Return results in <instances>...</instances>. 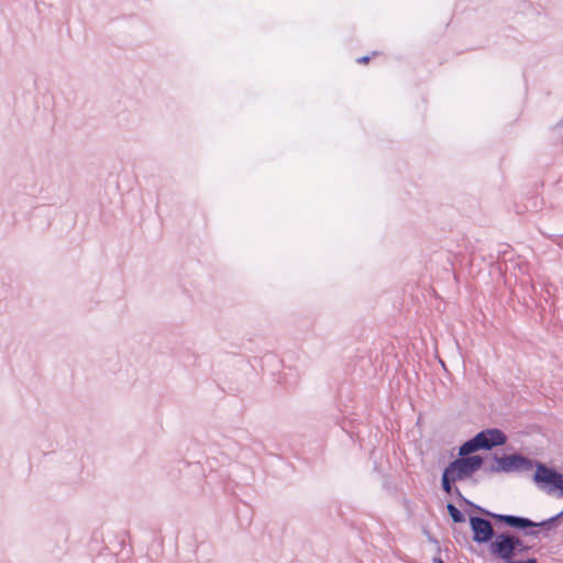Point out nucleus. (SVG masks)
<instances>
[{
	"instance_id": "1",
	"label": "nucleus",
	"mask_w": 563,
	"mask_h": 563,
	"mask_svg": "<svg viewBox=\"0 0 563 563\" xmlns=\"http://www.w3.org/2000/svg\"><path fill=\"white\" fill-rule=\"evenodd\" d=\"M493 520L501 526L509 527L514 530L521 531L526 537H534L539 536V531L534 530V528H541L545 531H551L558 528L561 523L558 516H552L542 521H533L530 518L516 516V515H492Z\"/></svg>"
},
{
	"instance_id": "2",
	"label": "nucleus",
	"mask_w": 563,
	"mask_h": 563,
	"mask_svg": "<svg viewBox=\"0 0 563 563\" xmlns=\"http://www.w3.org/2000/svg\"><path fill=\"white\" fill-rule=\"evenodd\" d=\"M531 547L517 534L509 531L497 533L494 541L489 544V553L500 559L504 563L516 560L519 554H527Z\"/></svg>"
},
{
	"instance_id": "3",
	"label": "nucleus",
	"mask_w": 563,
	"mask_h": 563,
	"mask_svg": "<svg viewBox=\"0 0 563 563\" xmlns=\"http://www.w3.org/2000/svg\"><path fill=\"white\" fill-rule=\"evenodd\" d=\"M532 481L542 492L558 497H563V474L556 468L536 460Z\"/></svg>"
},
{
	"instance_id": "4",
	"label": "nucleus",
	"mask_w": 563,
	"mask_h": 563,
	"mask_svg": "<svg viewBox=\"0 0 563 563\" xmlns=\"http://www.w3.org/2000/svg\"><path fill=\"white\" fill-rule=\"evenodd\" d=\"M484 465V457L481 455H472L468 457H457L451 461L445 467L457 481L471 477Z\"/></svg>"
},
{
	"instance_id": "5",
	"label": "nucleus",
	"mask_w": 563,
	"mask_h": 563,
	"mask_svg": "<svg viewBox=\"0 0 563 563\" xmlns=\"http://www.w3.org/2000/svg\"><path fill=\"white\" fill-rule=\"evenodd\" d=\"M470 528L473 533L472 539L477 544H487L488 545L496 538V533L493 527V523L487 518L477 516V515H468Z\"/></svg>"
},
{
	"instance_id": "6",
	"label": "nucleus",
	"mask_w": 563,
	"mask_h": 563,
	"mask_svg": "<svg viewBox=\"0 0 563 563\" xmlns=\"http://www.w3.org/2000/svg\"><path fill=\"white\" fill-rule=\"evenodd\" d=\"M503 473H525L534 467L536 460L521 453L504 454L499 456Z\"/></svg>"
},
{
	"instance_id": "7",
	"label": "nucleus",
	"mask_w": 563,
	"mask_h": 563,
	"mask_svg": "<svg viewBox=\"0 0 563 563\" xmlns=\"http://www.w3.org/2000/svg\"><path fill=\"white\" fill-rule=\"evenodd\" d=\"M476 434L477 438H482L481 446L483 450H492L493 448L501 446L506 444L508 440L505 432L497 428L485 429Z\"/></svg>"
},
{
	"instance_id": "8",
	"label": "nucleus",
	"mask_w": 563,
	"mask_h": 563,
	"mask_svg": "<svg viewBox=\"0 0 563 563\" xmlns=\"http://www.w3.org/2000/svg\"><path fill=\"white\" fill-rule=\"evenodd\" d=\"M481 440L482 438H477V434L466 440L459 449V457H468L474 455L475 452L483 450Z\"/></svg>"
},
{
	"instance_id": "9",
	"label": "nucleus",
	"mask_w": 563,
	"mask_h": 563,
	"mask_svg": "<svg viewBox=\"0 0 563 563\" xmlns=\"http://www.w3.org/2000/svg\"><path fill=\"white\" fill-rule=\"evenodd\" d=\"M452 495L455 496V498L461 503V504H464L475 510H477L479 514H482L483 516L485 517H488V518H492L493 519V516L492 515H497L496 512H493L486 508H483L476 504H474L473 501H471L470 499H467L460 490L459 487H455Z\"/></svg>"
},
{
	"instance_id": "10",
	"label": "nucleus",
	"mask_w": 563,
	"mask_h": 563,
	"mask_svg": "<svg viewBox=\"0 0 563 563\" xmlns=\"http://www.w3.org/2000/svg\"><path fill=\"white\" fill-rule=\"evenodd\" d=\"M459 482L452 473L444 467L441 476V487L443 492L448 495H452L454 488L456 487L454 484Z\"/></svg>"
},
{
	"instance_id": "11",
	"label": "nucleus",
	"mask_w": 563,
	"mask_h": 563,
	"mask_svg": "<svg viewBox=\"0 0 563 563\" xmlns=\"http://www.w3.org/2000/svg\"><path fill=\"white\" fill-rule=\"evenodd\" d=\"M446 510L454 523L465 522L466 518L464 512H462L454 504L448 503Z\"/></svg>"
},
{
	"instance_id": "12",
	"label": "nucleus",
	"mask_w": 563,
	"mask_h": 563,
	"mask_svg": "<svg viewBox=\"0 0 563 563\" xmlns=\"http://www.w3.org/2000/svg\"><path fill=\"white\" fill-rule=\"evenodd\" d=\"M482 468H483L484 473H486V474L503 473V471L500 468L499 456L497 454L494 455L493 464H490L488 466H484Z\"/></svg>"
},
{
	"instance_id": "13",
	"label": "nucleus",
	"mask_w": 563,
	"mask_h": 563,
	"mask_svg": "<svg viewBox=\"0 0 563 563\" xmlns=\"http://www.w3.org/2000/svg\"><path fill=\"white\" fill-rule=\"evenodd\" d=\"M429 541L435 544L438 552H441L440 543L435 538L429 537Z\"/></svg>"
},
{
	"instance_id": "14",
	"label": "nucleus",
	"mask_w": 563,
	"mask_h": 563,
	"mask_svg": "<svg viewBox=\"0 0 563 563\" xmlns=\"http://www.w3.org/2000/svg\"><path fill=\"white\" fill-rule=\"evenodd\" d=\"M368 60H369V56H362V57L357 58V63H360V64H366V63H368Z\"/></svg>"
},
{
	"instance_id": "15",
	"label": "nucleus",
	"mask_w": 563,
	"mask_h": 563,
	"mask_svg": "<svg viewBox=\"0 0 563 563\" xmlns=\"http://www.w3.org/2000/svg\"><path fill=\"white\" fill-rule=\"evenodd\" d=\"M433 563H444V561L440 556H434Z\"/></svg>"
},
{
	"instance_id": "16",
	"label": "nucleus",
	"mask_w": 563,
	"mask_h": 563,
	"mask_svg": "<svg viewBox=\"0 0 563 563\" xmlns=\"http://www.w3.org/2000/svg\"><path fill=\"white\" fill-rule=\"evenodd\" d=\"M555 516H558V517H559V520L561 521V519H562V517H563V509H562L559 514H556Z\"/></svg>"
},
{
	"instance_id": "17",
	"label": "nucleus",
	"mask_w": 563,
	"mask_h": 563,
	"mask_svg": "<svg viewBox=\"0 0 563 563\" xmlns=\"http://www.w3.org/2000/svg\"><path fill=\"white\" fill-rule=\"evenodd\" d=\"M560 128H563V119L560 121V123L558 124Z\"/></svg>"
}]
</instances>
